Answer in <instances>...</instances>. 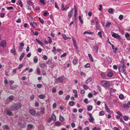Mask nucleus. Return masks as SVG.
<instances>
[{
  "label": "nucleus",
  "instance_id": "1",
  "mask_svg": "<svg viewBox=\"0 0 130 130\" xmlns=\"http://www.w3.org/2000/svg\"><path fill=\"white\" fill-rule=\"evenodd\" d=\"M21 106V103H19L14 104L10 107V109L12 110H17L20 108Z\"/></svg>",
  "mask_w": 130,
  "mask_h": 130
},
{
  "label": "nucleus",
  "instance_id": "2",
  "mask_svg": "<svg viewBox=\"0 0 130 130\" xmlns=\"http://www.w3.org/2000/svg\"><path fill=\"white\" fill-rule=\"evenodd\" d=\"M110 82L106 80H103L101 82L102 86L104 87H108L110 86Z\"/></svg>",
  "mask_w": 130,
  "mask_h": 130
},
{
  "label": "nucleus",
  "instance_id": "3",
  "mask_svg": "<svg viewBox=\"0 0 130 130\" xmlns=\"http://www.w3.org/2000/svg\"><path fill=\"white\" fill-rule=\"evenodd\" d=\"M126 68V66H125L124 64L122 65L121 64L119 67V70L120 72L124 73L125 74H126L125 72Z\"/></svg>",
  "mask_w": 130,
  "mask_h": 130
},
{
  "label": "nucleus",
  "instance_id": "4",
  "mask_svg": "<svg viewBox=\"0 0 130 130\" xmlns=\"http://www.w3.org/2000/svg\"><path fill=\"white\" fill-rule=\"evenodd\" d=\"M63 3L61 6V10H67L70 6V4H66L65 6V7H64L63 6Z\"/></svg>",
  "mask_w": 130,
  "mask_h": 130
},
{
  "label": "nucleus",
  "instance_id": "5",
  "mask_svg": "<svg viewBox=\"0 0 130 130\" xmlns=\"http://www.w3.org/2000/svg\"><path fill=\"white\" fill-rule=\"evenodd\" d=\"M112 36V37L117 39H120L121 38V37L119 35L116 33H113Z\"/></svg>",
  "mask_w": 130,
  "mask_h": 130
},
{
  "label": "nucleus",
  "instance_id": "6",
  "mask_svg": "<svg viewBox=\"0 0 130 130\" xmlns=\"http://www.w3.org/2000/svg\"><path fill=\"white\" fill-rule=\"evenodd\" d=\"M73 10V9L68 12V16L70 18V19L71 18L72 15Z\"/></svg>",
  "mask_w": 130,
  "mask_h": 130
},
{
  "label": "nucleus",
  "instance_id": "7",
  "mask_svg": "<svg viewBox=\"0 0 130 130\" xmlns=\"http://www.w3.org/2000/svg\"><path fill=\"white\" fill-rule=\"evenodd\" d=\"M30 25L32 26L34 28H36L37 27L36 23L35 22H32L30 23Z\"/></svg>",
  "mask_w": 130,
  "mask_h": 130
},
{
  "label": "nucleus",
  "instance_id": "8",
  "mask_svg": "<svg viewBox=\"0 0 130 130\" xmlns=\"http://www.w3.org/2000/svg\"><path fill=\"white\" fill-rule=\"evenodd\" d=\"M0 45L1 46L4 47L6 46V42L4 40L2 41L1 42Z\"/></svg>",
  "mask_w": 130,
  "mask_h": 130
},
{
  "label": "nucleus",
  "instance_id": "9",
  "mask_svg": "<svg viewBox=\"0 0 130 130\" xmlns=\"http://www.w3.org/2000/svg\"><path fill=\"white\" fill-rule=\"evenodd\" d=\"M125 37L128 40H130V34L128 33H126L125 35Z\"/></svg>",
  "mask_w": 130,
  "mask_h": 130
},
{
  "label": "nucleus",
  "instance_id": "10",
  "mask_svg": "<svg viewBox=\"0 0 130 130\" xmlns=\"http://www.w3.org/2000/svg\"><path fill=\"white\" fill-rule=\"evenodd\" d=\"M89 116L90 119H89V122H92L94 119L93 117L92 116V114H89Z\"/></svg>",
  "mask_w": 130,
  "mask_h": 130
},
{
  "label": "nucleus",
  "instance_id": "11",
  "mask_svg": "<svg viewBox=\"0 0 130 130\" xmlns=\"http://www.w3.org/2000/svg\"><path fill=\"white\" fill-rule=\"evenodd\" d=\"M33 125L31 124H28L27 126V130H31L33 128Z\"/></svg>",
  "mask_w": 130,
  "mask_h": 130
},
{
  "label": "nucleus",
  "instance_id": "12",
  "mask_svg": "<svg viewBox=\"0 0 130 130\" xmlns=\"http://www.w3.org/2000/svg\"><path fill=\"white\" fill-rule=\"evenodd\" d=\"M57 80L59 82L61 83L63 82V78L62 77H61L58 78Z\"/></svg>",
  "mask_w": 130,
  "mask_h": 130
},
{
  "label": "nucleus",
  "instance_id": "13",
  "mask_svg": "<svg viewBox=\"0 0 130 130\" xmlns=\"http://www.w3.org/2000/svg\"><path fill=\"white\" fill-rule=\"evenodd\" d=\"M73 42L74 45V48L76 50H77V49L78 47L76 43V41L75 40L73 39Z\"/></svg>",
  "mask_w": 130,
  "mask_h": 130
},
{
  "label": "nucleus",
  "instance_id": "14",
  "mask_svg": "<svg viewBox=\"0 0 130 130\" xmlns=\"http://www.w3.org/2000/svg\"><path fill=\"white\" fill-rule=\"evenodd\" d=\"M36 40L38 43H39L40 45H41L42 46H43L44 45V44L39 39L37 38H36Z\"/></svg>",
  "mask_w": 130,
  "mask_h": 130
},
{
  "label": "nucleus",
  "instance_id": "15",
  "mask_svg": "<svg viewBox=\"0 0 130 130\" xmlns=\"http://www.w3.org/2000/svg\"><path fill=\"white\" fill-rule=\"evenodd\" d=\"M92 80V79L91 77H90L87 79L85 81V83L86 84H88Z\"/></svg>",
  "mask_w": 130,
  "mask_h": 130
},
{
  "label": "nucleus",
  "instance_id": "16",
  "mask_svg": "<svg viewBox=\"0 0 130 130\" xmlns=\"http://www.w3.org/2000/svg\"><path fill=\"white\" fill-rule=\"evenodd\" d=\"M94 50H95L96 52V53H97L98 52L99 48V46L97 45L95 46L94 47Z\"/></svg>",
  "mask_w": 130,
  "mask_h": 130
},
{
  "label": "nucleus",
  "instance_id": "17",
  "mask_svg": "<svg viewBox=\"0 0 130 130\" xmlns=\"http://www.w3.org/2000/svg\"><path fill=\"white\" fill-rule=\"evenodd\" d=\"M113 74L112 72H109L107 74V75L109 77H111L112 76Z\"/></svg>",
  "mask_w": 130,
  "mask_h": 130
},
{
  "label": "nucleus",
  "instance_id": "18",
  "mask_svg": "<svg viewBox=\"0 0 130 130\" xmlns=\"http://www.w3.org/2000/svg\"><path fill=\"white\" fill-rule=\"evenodd\" d=\"M51 118L54 121H55L56 120V116L54 114H52Z\"/></svg>",
  "mask_w": 130,
  "mask_h": 130
},
{
  "label": "nucleus",
  "instance_id": "19",
  "mask_svg": "<svg viewBox=\"0 0 130 130\" xmlns=\"http://www.w3.org/2000/svg\"><path fill=\"white\" fill-rule=\"evenodd\" d=\"M105 109L108 113H110V110L108 107V106L106 104H105Z\"/></svg>",
  "mask_w": 130,
  "mask_h": 130
},
{
  "label": "nucleus",
  "instance_id": "20",
  "mask_svg": "<svg viewBox=\"0 0 130 130\" xmlns=\"http://www.w3.org/2000/svg\"><path fill=\"white\" fill-rule=\"evenodd\" d=\"M25 55V54L24 53H22L19 58V60H21L24 57Z\"/></svg>",
  "mask_w": 130,
  "mask_h": 130
},
{
  "label": "nucleus",
  "instance_id": "21",
  "mask_svg": "<svg viewBox=\"0 0 130 130\" xmlns=\"http://www.w3.org/2000/svg\"><path fill=\"white\" fill-rule=\"evenodd\" d=\"M130 104V103L129 102L127 104H123V105L125 108H127L129 107V105Z\"/></svg>",
  "mask_w": 130,
  "mask_h": 130
},
{
  "label": "nucleus",
  "instance_id": "22",
  "mask_svg": "<svg viewBox=\"0 0 130 130\" xmlns=\"http://www.w3.org/2000/svg\"><path fill=\"white\" fill-rule=\"evenodd\" d=\"M88 56L90 60L92 62H93V60L92 58V56L90 54H88Z\"/></svg>",
  "mask_w": 130,
  "mask_h": 130
},
{
  "label": "nucleus",
  "instance_id": "23",
  "mask_svg": "<svg viewBox=\"0 0 130 130\" xmlns=\"http://www.w3.org/2000/svg\"><path fill=\"white\" fill-rule=\"evenodd\" d=\"M123 118L124 120L126 121H127L129 119L128 117L126 116H124L123 117Z\"/></svg>",
  "mask_w": 130,
  "mask_h": 130
},
{
  "label": "nucleus",
  "instance_id": "24",
  "mask_svg": "<svg viewBox=\"0 0 130 130\" xmlns=\"http://www.w3.org/2000/svg\"><path fill=\"white\" fill-rule=\"evenodd\" d=\"M27 2L28 5H32L33 4L32 2L30 1V0L27 1Z\"/></svg>",
  "mask_w": 130,
  "mask_h": 130
},
{
  "label": "nucleus",
  "instance_id": "25",
  "mask_svg": "<svg viewBox=\"0 0 130 130\" xmlns=\"http://www.w3.org/2000/svg\"><path fill=\"white\" fill-rule=\"evenodd\" d=\"M62 36L63 39L65 40H67L68 38H69L67 37L66 35L64 34H62Z\"/></svg>",
  "mask_w": 130,
  "mask_h": 130
},
{
  "label": "nucleus",
  "instance_id": "26",
  "mask_svg": "<svg viewBox=\"0 0 130 130\" xmlns=\"http://www.w3.org/2000/svg\"><path fill=\"white\" fill-rule=\"evenodd\" d=\"M34 62L35 63H37L38 61V59L37 57L35 56L34 59Z\"/></svg>",
  "mask_w": 130,
  "mask_h": 130
},
{
  "label": "nucleus",
  "instance_id": "27",
  "mask_svg": "<svg viewBox=\"0 0 130 130\" xmlns=\"http://www.w3.org/2000/svg\"><path fill=\"white\" fill-rule=\"evenodd\" d=\"M29 112L30 114H35V111L33 109H31L29 110Z\"/></svg>",
  "mask_w": 130,
  "mask_h": 130
},
{
  "label": "nucleus",
  "instance_id": "28",
  "mask_svg": "<svg viewBox=\"0 0 130 130\" xmlns=\"http://www.w3.org/2000/svg\"><path fill=\"white\" fill-rule=\"evenodd\" d=\"M39 98L41 99H43L45 98V96L43 94H40L39 95Z\"/></svg>",
  "mask_w": 130,
  "mask_h": 130
},
{
  "label": "nucleus",
  "instance_id": "29",
  "mask_svg": "<svg viewBox=\"0 0 130 130\" xmlns=\"http://www.w3.org/2000/svg\"><path fill=\"white\" fill-rule=\"evenodd\" d=\"M92 109V106L91 105H90L88 107L87 109L88 111H91Z\"/></svg>",
  "mask_w": 130,
  "mask_h": 130
},
{
  "label": "nucleus",
  "instance_id": "30",
  "mask_svg": "<svg viewBox=\"0 0 130 130\" xmlns=\"http://www.w3.org/2000/svg\"><path fill=\"white\" fill-rule=\"evenodd\" d=\"M74 103L73 101H71L69 103V104L71 106H73L74 104Z\"/></svg>",
  "mask_w": 130,
  "mask_h": 130
},
{
  "label": "nucleus",
  "instance_id": "31",
  "mask_svg": "<svg viewBox=\"0 0 130 130\" xmlns=\"http://www.w3.org/2000/svg\"><path fill=\"white\" fill-rule=\"evenodd\" d=\"M55 124L56 126H59L60 125L61 123L59 121H57L55 122Z\"/></svg>",
  "mask_w": 130,
  "mask_h": 130
},
{
  "label": "nucleus",
  "instance_id": "32",
  "mask_svg": "<svg viewBox=\"0 0 130 130\" xmlns=\"http://www.w3.org/2000/svg\"><path fill=\"white\" fill-rule=\"evenodd\" d=\"M76 15H77V13L74 12V14L73 16V20L74 21H75L76 18Z\"/></svg>",
  "mask_w": 130,
  "mask_h": 130
},
{
  "label": "nucleus",
  "instance_id": "33",
  "mask_svg": "<svg viewBox=\"0 0 130 130\" xmlns=\"http://www.w3.org/2000/svg\"><path fill=\"white\" fill-rule=\"evenodd\" d=\"M39 20L40 22L42 24H43L44 23V21L42 19H41L40 17L39 18Z\"/></svg>",
  "mask_w": 130,
  "mask_h": 130
},
{
  "label": "nucleus",
  "instance_id": "34",
  "mask_svg": "<svg viewBox=\"0 0 130 130\" xmlns=\"http://www.w3.org/2000/svg\"><path fill=\"white\" fill-rule=\"evenodd\" d=\"M59 120L61 121L62 122L64 120V118L63 116H60L59 117Z\"/></svg>",
  "mask_w": 130,
  "mask_h": 130
},
{
  "label": "nucleus",
  "instance_id": "35",
  "mask_svg": "<svg viewBox=\"0 0 130 130\" xmlns=\"http://www.w3.org/2000/svg\"><path fill=\"white\" fill-rule=\"evenodd\" d=\"M93 34V32H88L87 31H85L84 33V34Z\"/></svg>",
  "mask_w": 130,
  "mask_h": 130
},
{
  "label": "nucleus",
  "instance_id": "36",
  "mask_svg": "<svg viewBox=\"0 0 130 130\" xmlns=\"http://www.w3.org/2000/svg\"><path fill=\"white\" fill-rule=\"evenodd\" d=\"M90 66V64L89 63H87L84 66V67L85 68H89Z\"/></svg>",
  "mask_w": 130,
  "mask_h": 130
},
{
  "label": "nucleus",
  "instance_id": "37",
  "mask_svg": "<svg viewBox=\"0 0 130 130\" xmlns=\"http://www.w3.org/2000/svg\"><path fill=\"white\" fill-rule=\"evenodd\" d=\"M111 23L110 22H109L107 23L105 25V27H109V26L111 25Z\"/></svg>",
  "mask_w": 130,
  "mask_h": 130
},
{
  "label": "nucleus",
  "instance_id": "38",
  "mask_svg": "<svg viewBox=\"0 0 130 130\" xmlns=\"http://www.w3.org/2000/svg\"><path fill=\"white\" fill-rule=\"evenodd\" d=\"M83 87L86 90L88 89L89 88L88 86L85 85H83Z\"/></svg>",
  "mask_w": 130,
  "mask_h": 130
},
{
  "label": "nucleus",
  "instance_id": "39",
  "mask_svg": "<svg viewBox=\"0 0 130 130\" xmlns=\"http://www.w3.org/2000/svg\"><path fill=\"white\" fill-rule=\"evenodd\" d=\"M116 90L113 89L112 88H110V91L111 93V92H115L116 91Z\"/></svg>",
  "mask_w": 130,
  "mask_h": 130
},
{
  "label": "nucleus",
  "instance_id": "40",
  "mask_svg": "<svg viewBox=\"0 0 130 130\" xmlns=\"http://www.w3.org/2000/svg\"><path fill=\"white\" fill-rule=\"evenodd\" d=\"M26 123H23L21 126V127L22 128H24L26 126Z\"/></svg>",
  "mask_w": 130,
  "mask_h": 130
},
{
  "label": "nucleus",
  "instance_id": "41",
  "mask_svg": "<svg viewBox=\"0 0 130 130\" xmlns=\"http://www.w3.org/2000/svg\"><path fill=\"white\" fill-rule=\"evenodd\" d=\"M45 64L44 63H42L40 64V67L43 68L45 67Z\"/></svg>",
  "mask_w": 130,
  "mask_h": 130
},
{
  "label": "nucleus",
  "instance_id": "42",
  "mask_svg": "<svg viewBox=\"0 0 130 130\" xmlns=\"http://www.w3.org/2000/svg\"><path fill=\"white\" fill-rule=\"evenodd\" d=\"M77 60L76 59H74L73 61V63L74 64L76 65L77 63Z\"/></svg>",
  "mask_w": 130,
  "mask_h": 130
},
{
  "label": "nucleus",
  "instance_id": "43",
  "mask_svg": "<svg viewBox=\"0 0 130 130\" xmlns=\"http://www.w3.org/2000/svg\"><path fill=\"white\" fill-rule=\"evenodd\" d=\"M14 97L13 96L11 95L9 97L8 99L12 101L13 100Z\"/></svg>",
  "mask_w": 130,
  "mask_h": 130
},
{
  "label": "nucleus",
  "instance_id": "44",
  "mask_svg": "<svg viewBox=\"0 0 130 130\" xmlns=\"http://www.w3.org/2000/svg\"><path fill=\"white\" fill-rule=\"evenodd\" d=\"M124 97V96L123 94H120L119 96V98L121 99H122Z\"/></svg>",
  "mask_w": 130,
  "mask_h": 130
},
{
  "label": "nucleus",
  "instance_id": "45",
  "mask_svg": "<svg viewBox=\"0 0 130 130\" xmlns=\"http://www.w3.org/2000/svg\"><path fill=\"white\" fill-rule=\"evenodd\" d=\"M39 2L43 5H45V2L44 0H40Z\"/></svg>",
  "mask_w": 130,
  "mask_h": 130
},
{
  "label": "nucleus",
  "instance_id": "46",
  "mask_svg": "<svg viewBox=\"0 0 130 130\" xmlns=\"http://www.w3.org/2000/svg\"><path fill=\"white\" fill-rule=\"evenodd\" d=\"M100 74L103 78H104L105 77V74L103 72H102Z\"/></svg>",
  "mask_w": 130,
  "mask_h": 130
},
{
  "label": "nucleus",
  "instance_id": "47",
  "mask_svg": "<svg viewBox=\"0 0 130 130\" xmlns=\"http://www.w3.org/2000/svg\"><path fill=\"white\" fill-rule=\"evenodd\" d=\"M42 86V85L40 84H38L37 85V87L39 88H41Z\"/></svg>",
  "mask_w": 130,
  "mask_h": 130
},
{
  "label": "nucleus",
  "instance_id": "48",
  "mask_svg": "<svg viewBox=\"0 0 130 130\" xmlns=\"http://www.w3.org/2000/svg\"><path fill=\"white\" fill-rule=\"evenodd\" d=\"M92 130H101V128L99 127H95L92 129Z\"/></svg>",
  "mask_w": 130,
  "mask_h": 130
},
{
  "label": "nucleus",
  "instance_id": "49",
  "mask_svg": "<svg viewBox=\"0 0 130 130\" xmlns=\"http://www.w3.org/2000/svg\"><path fill=\"white\" fill-rule=\"evenodd\" d=\"M88 96L89 98H91L92 97L93 95L91 93H90L88 95Z\"/></svg>",
  "mask_w": 130,
  "mask_h": 130
},
{
  "label": "nucleus",
  "instance_id": "50",
  "mask_svg": "<svg viewBox=\"0 0 130 130\" xmlns=\"http://www.w3.org/2000/svg\"><path fill=\"white\" fill-rule=\"evenodd\" d=\"M113 12V9L112 8H110L108 10V12L109 13H111Z\"/></svg>",
  "mask_w": 130,
  "mask_h": 130
},
{
  "label": "nucleus",
  "instance_id": "51",
  "mask_svg": "<svg viewBox=\"0 0 130 130\" xmlns=\"http://www.w3.org/2000/svg\"><path fill=\"white\" fill-rule=\"evenodd\" d=\"M8 10H10V9H13V7L12 6L7 7L6 8Z\"/></svg>",
  "mask_w": 130,
  "mask_h": 130
},
{
  "label": "nucleus",
  "instance_id": "52",
  "mask_svg": "<svg viewBox=\"0 0 130 130\" xmlns=\"http://www.w3.org/2000/svg\"><path fill=\"white\" fill-rule=\"evenodd\" d=\"M56 92V88H53L52 90V92L53 93H55Z\"/></svg>",
  "mask_w": 130,
  "mask_h": 130
},
{
  "label": "nucleus",
  "instance_id": "53",
  "mask_svg": "<svg viewBox=\"0 0 130 130\" xmlns=\"http://www.w3.org/2000/svg\"><path fill=\"white\" fill-rule=\"evenodd\" d=\"M5 129L7 130H10L9 127L7 125H5Z\"/></svg>",
  "mask_w": 130,
  "mask_h": 130
},
{
  "label": "nucleus",
  "instance_id": "54",
  "mask_svg": "<svg viewBox=\"0 0 130 130\" xmlns=\"http://www.w3.org/2000/svg\"><path fill=\"white\" fill-rule=\"evenodd\" d=\"M48 38L49 39L48 40V42L49 43H51L52 42V41L51 40V38L50 37H48Z\"/></svg>",
  "mask_w": 130,
  "mask_h": 130
},
{
  "label": "nucleus",
  "instance_id": "55",
  "mask_svg": "<svg viewBox=\"0 0 130 130\" xmlns=\"http://www.w3.org/2000/svg\"><path fill=\"white\" fill-rule=\"evenodd\" d=\"M5 14L3 13H2L0 14L1 17L2 18H3L4 17Z\"/></svg>",
  "mask_w": 130,
  "mask_h": 130
},
{
  "label": "nucleus",
  "instance_id": "56",
  "mask_svg": "<svg viewBox=\"0 0 130 130\" xmlns=\"http://www.w3.org/2000/svg\"><path fill=\"white\" fill-rule=\"evenodd\" d=\"M123 15H119V18L120 20H121L123 19Z\"/></svg>",
  "mask_w": 130,
  "mask_h": 130
},
{
  "label": "nucleus",
  "instance_id": "57",
  "mask_svg": "<svg viewBox=\"0 0 130 130\" xmlns=\"http://www.w3.org/2000/svg\"><path fill=\"white\" fill-rule=\"evenodd\" d=\"M66 55H67L66 53H64V54H63L61 55L60 57H65L66 56Z\"/></svg>",
  "mask_w": 130,
  "mask_h": 130
},
{
  "label": "nucleus",
  "instance_id": "58",
  "mask_svg": "<svg viewBox=\"0 0 130 130\" xmlns=\"http://www.w3.org/2000/svg\"><path fill=\"white\" fill-rule=\"evenodd\" d=\"M70 98V96L69 95H67L66 97V98L65 99V100H69Z\"/></svg>",
  "mask_w": 130,
  "mask_h": 130
},
{
  "label": "nucleus",
  "instance_id": "59",
  "mask_svg": "<svg viewBox=\"0 0 130 130\" xmlns=\"http://www.w3.org/2000/svg\"><path fill=\"white\" fill-rule=\"evenodd\" d=\"M37 73H38V74H40V73H41L40 71V70L39 68H37Z\"/></svg>",
  "mask_w": 130,
  "mask_h": 130
},
{
  "label": "nucleus",
  "instance_id": "60",
  "mask_svg": "<svg viewBox=\"0 0 130 130\" xmlns=\"http://www.w3.org/2000/svg\"><path fill=\"white\" fill-rule=\"evenodd\" d=\"M35 105L36 107H38L39 106V103L38 102H36L35 103Z\"/></svg>",
  "mask_w": 130,
  "mask_h": 130
},
{
  "label": "nucleus",
  "instance_id": "61",
  "mask_svg": "<svg viewBox=\"0 0 130 130\" xmlns=\"http://www.w3.org/2000/svg\"><path fill=\"white\" fill-rule=\"evenodd\" d=\"M24 46V44L23 42H21L20 44V46L22 47Z\"/></svg>",
  "mask_w": 130,
  "mask_h": 130
},
{
  "label": "nucleus",
  "instance_id": "62",
  "mask_svg": "<svg viewBox=\"0 0 130 130\" xmlns=\"http://www.w3.org/2000/svg\"><path fill=\"white\" fill-rule=\"evenodd\" d=\"M29 69V68L27 67L24 69L23 71V72H25L26 71H28Z\"/></svg>",
  "mask_w": 130,
  "mask_h": 130
},
{
  "label": "nucleus",
  "instance_id": "63",
  "mask_svg": "<svg viewBox=\"0 0 130 130\" xmlns=\"http://www.w3.org/2000/svg\"><path fill=\"white\" fill-rule=\"evenodd\" d=\"M57 104L56 103H54L53 104V108H55L56 107Z\"/></svg>",
  "mask_w": 130,
  "mask_h": 130
},
{
  "label": "nucleus",
  "instance_id": "64",
  "mask_svg": "<svg viewBox=\"0 0 130 130\" xmlns=\"http://www.w3.org/2000/svg\"><path fill=\"white\" fill-rule=\"evenodd\" d=\"M71 126L73 128H74L75 127V124L74 123H71Z\"/></svg>",
  "mask_w": 130,
  "mask_h": 130
}]
</instances>
